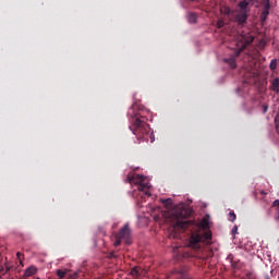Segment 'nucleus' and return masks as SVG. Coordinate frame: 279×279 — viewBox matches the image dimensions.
<instances>
[{"mask_svg": "<svg viewBox=\"0 0 279 279\" xmlns=\"http://www.w3.org/2000/svg\"><path fill=\"white\" fill-rule=\"evenodd\" d=\"M192 211L187 208H181L179 210H174L171 214V221L174 229L181 230H190V243L189 246L192 248H201L202 245H209L211 243V232L205 229H202L197 223L191 221L189 217Z\"/></svg>", "mask_w": 279, "mask_h": 279, "instance_id": "nucleus-1", "label": "nucleus"}, {"mask_svg": "<svg viewBox=\"0 0 279 279\" xmlns=\"http://www.w3.org/2000/svg\"><path fill=\"white\" fill-rule=\"evenodd\" d=\"M136 108L137 106L133 105L128 111V116L131 118V126L129 128L138 141H148L151 132L150 126L145 117H141L136 112Z\"/></svg>", "mask_w": 279, "mask_h": 279, "instance_id": "nucleus-2", "label": "nucleus"}, {"mask_svg": "<svg viewBox=\"0 0 279 279\" xmlns=\"http://www.w3.org/2000/svg\"><path fill=\"white\" fill-rule=\"evenodd\" d=\"M253 41H254V36L252 35V33H245V32L238 33L234 36L233 47H232V49H234L235 51V59H238V57H240L242 51L245 48H247V46Z\"/></svg>", "mask_w": 279, "mask_h": 279, "instance_id": "nucleus-3", "label": "nucleus"}, {"mask_svg": "<svg viewBox=\"0 0 279 279\" xmlns=\"http://www.w3.org/2000/svg\"><path fill=\"white\" fill-rule=\"evenodd\" d=\"M126 181L131 184H137L138 191H148L150 189L149 183H145L144 175H141V173H137L136 175H128Z\"/></svg>", "mask_w": 279, "mask_h": 279, "instance_id": "nucleus-4", "label": "nucleus"}, {"mask_svg": "<svg viewBox=\"0 0 279 279\" xmlns=\"http://www.w3.org/2000/svg\"><path fill=\"white\" fill-rule=\"evenodd\" d=\"M119 236L121 241L123 240L125 243H131V229L129 223L124 225V227L120 229Z\"/></svg>", "mask_w": 279, "mask_h": 279, "instance_id": "nucleus-5", "label": "nucleus"}, {"mask_svg": "<svg viewBox=\"0 0 279 279\" xmlns=\"http://www.w3.org/2000/svg\"><path fill=\"white\" fill-rule=\"evenodd\" d=\"M253 2V0H243L242 2L238 3V8L241 9L242 13L246 16V21L248 20L250 16V3Z\"/></svg>", "mask_w": 279, "mask_h": 279, "instance_id": "nucleus-6", "label": "nucleus"}, {"mask_svg": "<svg viewBox=\"0 0 279 279\" xmlns=\"http://www.w3.org/2000/svg\"><path fill=\"white\" fill-rule=\"evenodd\" d=\"M234 20L236 24L241 25L242 27L247 23V16H245L242 9H240V11H238V13L234 14Z\"/></svg>", "mask_w": 279, "mask_h": 279, "instance_id": "nucleus-7", "label": "nucleus"}, {"mask_svg": "<svg viewBox=\"0 0 279 279\" xmlns=\"http://www.w3.org/2000/svg\"><path fill=\"white\" fill-rule=\"evenodd\" d=\"M271 5H268L266 0L263 2V10L260 12V20L265 22L267 20V16H269V11H270Z\"/></svg>", "mask_w": 279, "mask_h": 279, "instance_id": "nucleus-8", "label": "nucleus"}, {"mask_svg": "<svg viewBox=\"0 0 279 279\" xmlns=\"http://www.w3.org/2000/svg\"><path fill=\"white\" fill-rule=\"evenodd\" d=\"M270 89L275 93H279V76H276L270 81Z\"/></svg>", "mask_w": 279, "mask_h": 279, "instance_id": "nucleus-9", "label": "nucleus"}, {"mask_svg": "<svg viewBox=\"0 0 279 279\" xmlns=\"http://www.w3.org/2000/svg\"><path fill=\"white\" fill-rule=\"evenodd\" d=\"M36 272H37V268L36 267H28L24 271V276H26V277L34 276V275H36Z\"/></svg>", "mask_w": 279, "mask_h": 279, "instance_id": "nucleus-10", "label": "nucleus"}, {"mask_svg": "<svg viewBox=\"0 0 279 279\" xmlns=\"http://www.w3.org/2000/svg\"><path fill=\"white\" fill-rule=\"evenodd\" d=\"M66 275H68L66 268L57 269V276H59L60 279H64Z\"/></svg>", "mask_w": 279, "mask_h": 279, "instance_id": "nucleus-11", "label": "nucleus"}, {"mask_svg": "<svg viewBox=\"0 0 279 279\" xmlns=\"http://www.w3.org/2000/svg\"><path fill=\"white\" fill-rule=\"evenodd\" d=\"M131 276H133V278H140L141 277V270L138 267H133L131 268Z\"/></svg>", "mask_w": 279, "mask_h": 279, "instance_id": "nucleus-12", "label": "nucleus"}, {"mask_svg": "<svg viewBox=\"0 0 279 279\" xmlns=\"http://www.w3.org/2000/svg\"><path fill=\"white\" fill-rule=\"evenodd\" d=\"M187 20H189L190 24H196L197 14L196 13H189Z\"/></svg>", "mask_w": 279, "mask_h": 279, "instance_id": "nucleus-13", "label": "nucleus"}, {"mask_svg": "<svg viewBox=\"0 0 279 279\" xmlns=\"http://www.w3.org/2000/svg\"><path fill=\"white\" fill-rule=\"evenodd\" d=\"M245 76L250 78L248 82H253V78H256V76H258V71L253 70L251 71V73H246Z\"/></svg>", "mask_w": 279, "mask_h": 279, "instance_id": "nucleus-14", "label": "nucleus"}, {"mask_svg": "<svg viewBox=\"0 0 279 279\" xmlns=\"http://www.w3.org/2000/svg\"><path fill=\"white\" fill-rule=\"evenodd\" d=\"M226 62L230 65V68H232V70L236 68V62L234 57H231L230 59H226Z\"/></svg>", "mask_w": 279, "mask_h": 279, "instance_id": "nucleus-15", "label": "nucleus"}, {"mask_svg": "<svg viewBox=\"0 0 279 279\" xmlns=\"http://www.w3.org/2000/svg\"><path fill=\"white\" fill-rule=\"evenodd\" d=\"M277 59H272L271 61H270V63H269V69L271 70V71H276L277 70Z\"/></svg>", "mask_w": 279, "mask_h": 279, "instance_id": "nucleus-16", "label": "nucleus"}, {"mask_svg": "<svg viewBox=\"0 0 279 279\" xmlns=\"http://www.w3.org/2000/svg\"><path fill=\"white\" fill-rule=\"evenodd\" d=\"M121 241H122V239L120 238V232H118V234H116V241H114L113 246L119 247V245H121Z\"/></svg>", "mask_w": 279, "mask_h": 279, "instance_id": "nucleus-17", "label": "nucleus"}, {"mask_svg": "<svg viewBox=\"0 0 279 279\" xmlns=\"http://www.w3.org/2000/svg\"><path fill=\"white\" fill-rule=\"evenodd\" d=\"M236 219V214L234 210L229 211V221L234 222Z\"/></svg>", "mask_w": 279, "mask_h": 279, "instance_id": "nucleus-18", "label": "nucleus"}, {"mask_svg": "<svg viewBox=\"0 0 279 279\" xmlns=\"http://www.w3.org/2000/svg\"><path fill=\"white\" fill-rule=\"evenodd\" d=\"M275 126L277 129V133L279 134V110L277 116L275 117Z\"/></svg>", "mask_w": 279, "mask_h": 279, "instance_id": "nucleus-19", "label": "nucleus"}, {"mask_svg": "<svg viewBox=\"0 0 279 279\" xmlns=\"http://www.w3.org/2000/svg\"><path fill=\"white\" fill-rule=\"evenodd\" d=\"M107 258H118V256H117L116 252H109L107 254Z\"/></svg>", "mask_w": 279, "mask_h": 279, "instance_id": "nucleus-20", "label": "nucleus"}, {"mask_svg": "<svg viewBox=\"0 0 279 279\" xmlns=\"http://www.w3.org/2000/svg\"><path fill=\"white\" fill-rule=\"evenodd\" d=\"M262 109H263V113H267V111L269 110V105H263Z\"/></svg>", "mask_w": 279, "mask_h": 279, "instance_id": "nucleus-21", "label": "nucleus"}, {"mask_svg": "<svg viewBox=\"0 0 279 279\" xmlns=\"http://www.w3.org/2000/svg\"><path fill=\"white\" fill-rule=\"evenodd\" d=\"M246 279H258L256 275H253L252 272H248L246 276Z\"/></svg>", "mask_w": 279, "mask_h": 279, "instance_id": "nucleus-22", "label": "nucleus"}, {"mask_svg": "<svg viewBox=\"0 0 279 279\" xmlns=\"http://www.w3.org/2000/svg\"><path fill=\"white\" fill-rule=\"evenodd\" d=\"M232 234H239V227H238V225H235V227H233Z\"/></svg>", "mask_w": 279, "mask_h": 279, "instance_id": "nucleus-23", "label": "nucleus"}, {"mask_svg": "<svg viewBox=\"0 0 279 279\" xmlns=\"http://www.w3.org/2000/svg\"><path fill=\"white\" fill-rule=\"evenodd\" d=\"M22 256H23L22 252H16V257L20 259V264H23Z\"/></svg>", "mask_w": 279, "mask_h": 279, "instance_id": "nucleus-24", "label": "nucleus"}, {"mask_svg": "<svg viewBox=\"0 0 279 279\" xmlns=\"http://www.w3.org/2000/svg\"><path fill=\"white\" fill-rule=\"evenodd\" d=\"M68 279H77V272H74V275H70Z\"/></svg>", "mask_w": 279, "mask_h": 279, "instance_id": "nucleus-25", "label": "nucleus"}, {"mask_svg": "<svg viewBox=\"0 0 279 279\" xmlns=\"http://www.w3.org/2000/svg\"><path fill=\"white\" fill-rule=\"evenodd\" d=\"M163 203H165L166 205H171L172 199L169 197L168 199L163 201Z\"/></svg>", "mask_w": 279, "mask_h": 279, "instance_id": "nucleus-26", "label": "nucleus"}, {"mask_svg": "<svg viewBox=\"0 0 279 279\" xmlns=\"http://www.w3.org/2000/svg\"><path fill=\"white\" fill-rule=\"evenodd\" d=\"M272 206L274 207H279V199H275L274 203H272Z\"/></svg>", "mask_w": 279, "mask_h": 279, "instance_id": "nucleus-27", "label": "nucleus"}, {"mask_svg": "<svg viewBox=\"0 0 279 279\" xmlns=\"http://www.w3.org/2000/svg\"><path fill=\"white\" fill-rule=\"evenodd\" d=\"M277 220H279V208H278V211H277V217H276Z\"/></svg>", "mask_w": 279, "mask_h": 279, "instance_id": "nucleus-28", "label": "nucleus"}, {"mask_svg": "<svg viewBox=\"0 0 279 279\" xmlns=\"http://www.w3.org/2000/svg\"><path fill=\"white\" fill-rule=\"evenodd\" d=\"M265 279H271L269 275H266L265 276Z\"/></svg>", "mask_w": 279, "mask_h": 279, "instance_id": "nucleus-29", "label": "nucleus"}, {"mask_svg": "<svg viewBox=\"0 0 279 279\" xmlns=\"http://www.w3.org/2000/svg\"><path fill=\"white\" fill-rule=\"evenodd\" d=\"M265 2H267L268 5H270V0H265Z\"/></svg>", "mask_w": 279, "mask_h": 279, "instance_id": "nucleus-30", "label": "nucleus"}, {"mask_svg": "<svg viewBox=\"0 0 279 279\" xmlns=\"http://www.w3.org/2000/svg\"><path fill=\"white\" fill-rule=\"evenodd\" d=\"M218 27H222V24L220 23V24H218Z\"/></svg>", "mask_w": 279, "mask_h": 279, "instance_id": "nucleus-31", "label": "nucleus"}, {"mask_svg": "<svg viewBox=\"0 0 279 279\" xmlns=\"http://www.w3.org/2000/svg\"><path fill=\"white\" fill-rule=\"evenodd\" d=\"M191 2H195V0H191Z\"/></svg>", "mask_w": 279, "mask_h": 279, "instance_id": "nucleus-32", "label": "nucleus"}, {"mask_svg": "<svg viewBox=\"0 0 279 279\" xmlns=\"http://www.w3.org/2000/svg\"><path fill=\"white\" fill-rule=\"evenodd\" d=\"M177 236H178V235H175V234L173 235V238H177Z\"/></svg>", "mask_w": 279, "mask_h": 279, "instance_id": "nucleus-33", "label": "nucleus"}]
</instances>
